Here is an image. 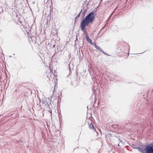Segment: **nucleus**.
<instances>
[{"mask_svg":"<svg viewBox=\"0 0 153 153\" xmlns=\"http://www.w3.org/2000/svg\"><path fill=\"white\" fill-rule=\"evenodd\" d=\"M86 10H85L84 11L82 12V9H81L80 12L79 13L77 16L75 18V22H76V19L78 18L80 16V14L81 13H82L83 14V18H84L85 16V13H86Z\"/></svg>","mask_w":153,"mask_h":153,"instance_id":"nucleus-4","label":"nucleus"},{"mask_svg":"<svg viewBox=\"0 0 153 153\" xmlns=\"http://www.w3.org/2000/svg\"><path fill=\"white\" fill-rule=\"evenodd\" d=\"M88 153H89L88 152Z\"/></svg>","mask_w":153,"mask_h":153,"instance_id":"nucleus-14","label":"nucleus"},{"mask_svg":"<svg viewBox=\"0 0 153 153\" xmlns=\"http://www.w3.org/2000/svg\"><path fill=\"white\" fill-rule=\"evenodd\" d=\"M9 57H11V56H9Z\"/></svg>","mask_w":153,"mask_h":153,"instance_id":"nucleus-13","label":"nucleus"},{"mask_svg":"<svg viewBox=\"0 0 153 153\" xmlns=\"http://www.w3.org/2000/svg\"><path fill=\"white\" fill-rule=\"evenodd\" d=\"M89 128H90L91 129H93L95 130V129H94V125L91 123H91H89Z\"/></svg>","mask_w":153,"mask_h":153,"instance_id":"nucleus-8","label":"nucleus"},{"mask_svg":"<svg viewBox=\"0 0 153 153\" xmlns=\"http://www.w3.org/2000/svg\"><path fill=\"white\" fill-rule=\"evenodd\" d=\"M146 153H153V145L146 146Z\"/></svg>","mask_w":153,"mask_h":153,"instance_id":"nucleus-3","label":"nucleus"},{"mask_svg":"<svg viewBox=\"0 0 153 153\" xmlns=\"http://www.w3.org/2000/svg\"><path fill=\"white\" fill-rule=\"evenodd\" d=\"M54 46H55V45H54L53 46V47H54Z\"/></svg>","mask_w":153,"mask_h":153,"instance_id":"nucleus-12","label":"nucleus"},{"mask_svg":"<svg viewBox=\"0 0 153 153\" xmlns=\"http://www.w3.org/2000/svg\"><path fill=\"white\" fill-rule=\"evenodd\" d=\"M51 74H50L49 73V75H48V78H49V79L50 80L51 79L53 76L54 77V75L53 74H51Z\"/></svg>","mask_w":153,"mask_h":153,"instance_id":"nucleus-9","label":"nucleus"},{"mask_svg":"<svg viewBox=\"0 0 153 153\" xmlns=\"http://www.w3.org/2000/svg\"><path fill=\"white\" fill-rule=\"evenodd\" d=\"M96 49L100 51L102 53L104 54L105 55L109 56V55L106 54L105 52H104L100 48V47L97 46V45L95 47Z\"/></svg>","mask_w":153,"mask_h":153,"instance_id":"nucleus-5","label":"nucleus"},{"mask_svg":"<svg viewBox=\"0 0 153 153\" xmlns=\"http://www.w3.org/2000/svg\"><path fill=\"white\" fill-rule=\"evenodd\" d=\"M90 44L91 45L94 46L95 47L96 45V44L94 42H93L92 41L91 43H90Z\"/></svg>","mask_w":153,"mask_h":153,"instance_id":"nucleus-10","label":"nucleus"},{"mask_svg":"<svg viewBox=\"0 0 153 153\" xmlns=\"http://www.w3.org/2000/svg\"><path fill=\"white\" fill-rule=\"evenodd\" d=\"M85 38L87 41L90 43H91L92 41V40L90 38L87 33H86V34L85 35Z\"/></svg>","mask_w":153,"mask_h":153,"instance_id":"nucleus-7","label":"nucleus"},{"mask_svg":"<svg viewBox=\"0 0 153 153\" xmlns=\"http://www.w3.org/2000/svg\"><path fill=\"white\" fill-rule=\"evenodd\" d=\"M86 149V151L87 152H88V150L87 149Z\"/></svg>","mask_w":153,"mask_h":153,"instance_id":"nucleus-11","label":"nucleus"},{"mask_svg":"<svg viewBox=\"0 0 153 153\" xmlns=\"http://www.w3.org/2000/svg\"><path fill=\"white\" fill-rule=\"evenodd\" d=\"M95 19L94 12L92 11L83 19L80 23L81 30L85 33H87L85 27L88 26L89 23H92Z\"/></svg>","mask_w":153,"mask_h":153,"instance_id":"nucleus-1","label":"nucleus"},{"mask_svg":"<svg viewBox=\"0 0 153 153\" xmlns=\"http://www.w3.org/2000/svg\"><path fill=\"white\" fill-rule=\"evenodd\" d=\"M138 150L141 152V153H146V147L145 148L143 149L140 147L138 148Z\"/></svg>","mask_w":153,"mask_h":153,"instance_id":"nucleus-6","label":"nucleus"},{"mask_svg":"<svg viewBox=\"0 0 153 153\" xmlns=\"http://www.w3.org/2000/svg\"><path fill=\"white\" fill-rule=\"evenodd\" d=\"M42 106L44 107L45 108L48 109L50 108L48 102L47 101V99H45L42 100Z\"/></svg>","mask_w":153,"mask_h":153,"instance_id":"nucleus-2","label":"nucleus"}]
</instances>
